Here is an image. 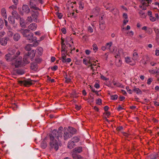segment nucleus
I'll use <instances>...</instances> for the list:
<instances>
[{
  "label": "nucleus",
  "mask_w": 159,
  "mask_h": 159,
  "mask_svg": "<svg viewBox=\"0 0 159 159\" xmlns=\"http://www.w3.org/2000/svg\"><path fill=\"white\" fill-rule=\"evenodd\" d=\"M62 127H60L58 131L55 129L53 130L49 135L50 146L52 148L54 149L56 151L58 150L59 146H61V142L59 140L58 141L56 139H58L59 137H62Z\"/></svg>",
  "instance_id": "f257e3e1"
},
{
  "label": "nucleus",
  "mask_w": 159,
  "mask_h": 159,
  "mask_svg": "<svg viewBox=\"0 0 159 159\" xmlns=\"http://www.w3.org/2000/svg\"><path fill=\"white\" fill-rule=\"evenodd\" d=\"M35 56L34 51L32 50L30 52H29L26 53L25 54V56L23 58V60H22V57H19L18 59H16V60L15 62V66L17 68L19 66H20L22 65V63L23 61L25 64H28L30 62L28 61V59H30L32 61L33 58Z\"/></svg>",
  "instance_id": "f03ea898"
},
{
  "label": "nucleus",
  "mask_w": 159,
  "mask_h": 159,
  "mask_svg": "<svg viewBox=\"0 0 159 159\" xmlns=\"http://www.w3.org/2000/svg\"><path fill=\"white\" fill-rule=\"evenodd\" d=\"M20 32L21 33L23 37L25 39L29 41V42L32 43L36 41H39V40H37V38L36 36H33V34L32 33L30 32V30L27 29H21Z\"/></svg>",
  "instance_id": "7ed1b4c3"
},
{
  "label": "nucleus",
  "mask_w": 159,
  "mask_h": 159,
  "mask_svg": "<svg viewBox=\"0 0 159 159\" xmlns=\"http://www.w3.org/2000/svg\"><path fill=\"white\" fill-rule=\"evenodd\" d=\"M20 52L19 51H18L14 56H12L9 53L5 55V59L7 61H11L16 59V58L20 55Z\"/></svg>",
  "instance_id": "20e7f679"
},
{
  "label": "nucleus",
  "mask_w": 159,
  "mask_h": 159,
  "mask_svg": "<svg viewBox=\"0 0 159 159\" xmlns=\"http://www.w3.org/2000/svg\"><path fill=\"white\" fill-rule=\"evenodd\" d=\"M32 82H34V81L29 79L28 80L19 81L18 83L21 85H23L25 87H28L33 84Z\"/></svg>",
  "instance_id": "39448f33"
},
{
  "label": "nucleus",
  "mask_w": 159,
  "mask_h": 159,
  "mask_svg": "<svg viewBox=\"0 0 159 159\" xmlns=\"http://www.w3.org/2000/svg\"><path fill=\"white\" fill-rule=\"evenodd\" d=\"M39 44V43L38 41H35L33 44H28L25 47V49L28 51H30L31 49V47L37 46Z\"/></svg>",
  "instance_id": "423d86ee"
},
{
  "label": "nucleus",
  "mask_w": 159,
  "mask_h": 159,
  "mask_svg": "<svg viewBox=\"0 0 159 159\" xmlns=\"http://www.w3.org/2000/svg\"><path fill=\"white\" fill-rule=\"evenodd\" d=\"M35 1H30L29 2L30 4L29 5L30 8L32 10H39L38 7H36L35 4Z\"/></svg>",
  "instance_id": "0eeeda50"
},
{
  "label": "nucleus",
  "mask_w": 159,
  "mask_h": 159,
  "mask_svg": "<svg viewBox=\"0 0 159 159\" xmlns=\"http://www.w3.org/2000/svg\"><path fill=\"white\" fill-rule=\"evenodd\" d=\"M64 134L63 135V138L64 140H67L72 137V135L71 134L68 132L66 129H64Z\"/></svg>",
  "instance_id": "6e6552de"
},
{
  "label": "nucleus",
  "mask_w": 159,
  "mask_h": 159,
  "mask_svg": "<svg viewBox=\"0 0 159 159\" xmlns=\"http://www.w3.org/2000/svg\"><path fill=\"white\" fill-rule=\"evenodd\" d=\"M38 10H32V12L33 13H32V16L35 19L34 20V21L37 22V18L39 15V12L37 11Z\"/></svg>",
  "instance_id": "1a4fd4ad"
},
{
  "label": "nucleus",
  "mask_w": 159,
  "mask_h": 159,
  "mask_svg": "<svg viewBox=\"0 0 159 159\" xmlns=\"http://www.w3.org/2000/svg\"><path fill=\"white\" fill-rule=\"evenodd\" d=\"M66 130L72 135L75 134L76 132V130L75 128L71 127H69Z\"/></svg>",
  "instance_id": "9d476101"
},
{
  "label": "nucleus",
  "mask_w": 159,
  "mask_h": 159,
  "mask_svg": "<svg viewBox=\"0 0 159 159\" xmlns=\"http://www.w3.org/2000/svg\"><path fill=\"white\" fill-rule=\"evenodd\" d=\"M22 11L26 13H28L30 12V9L28 5H24L22 7Z\"/></svg>",
  "instance_id": "9b49d317"
},
{
  "label": "nucleus",
  "mask_w": 159,
  "mask_h": 159,
  "mask_svg": "<svg viewBox=\"0 0 159 159\" xmlns=\"http://www.w3.org/2000/svg\"><path fill=\"white\" fill-rule=\"evenodd\" d=\"M11 14L13 16L14 19L16 18L17 20H19L21 18L20 15L16 11H12Z\"/></svg>",
  "instance_id": "f8f14e48"
},
{
  "label": "nucleus",
  "mask_w": 159,
  "mask_h": 159,
  "mask_svg": "<svg viewBox=\"0 0 159 159\" xmlns=\"http://www.w3.org/2000/svg\"><path fill=\"white\" fill-rule=\"evenodd\" d=\"M37 28V25L34 23H32L28 26V28L31 30H35Z\"/></svg>",
  "instance_id": "ddd939ff"
},
{
  "label": "nucleus",
  "mask_w": 159,
  "mask_h": 159,
  "mask_svg": "<svg viewBox=\"0 0 159 159\" xmlns=\"http://www.w3.org/2000/svg\"><path fill=\"white\" fill-rule=\"evenodd\" d=\"M72 157L73 159H80L81 156L78 155L77 153H75L74 152H72Z\"/></svg>",
  "instance_id": "4468645a"
},
{
  "label": "nucleus",
  "mask_w": 159,
  "mask_h": 159,
  "mask_svg": "<svg viewBox=\"0 0 159 159\" xmlns=\"http://www.w3.org/2000/svg\"><path fill=\"white\" fill-rule=\"evenodd\" d=\"M7 38H2L0 39V44L2 45H5L7 43Z\"/></svg>",
  "instance_id": "2eb2a0df"
},
{
  "label": "nucleus",
  "mask_w": 159,
  "mask_h": 159,
  "mask_svg": "<svg viewBox=\"0 0 159 159\" xmlns=\"http://www.w3.org/2000/svg\"><path fill=\"white\" fill-rule=\"evenodd\" d=\"M75 145V143L70 140L68 143L67 147L68 148L71 149L73 148Z\"/></svg>",
  "instance_id": "dca6fc26"
},
{
  "label": "nucleus",
  "mask_w": 159,
  "mask_h": 159,
  "mask_svg": "<svg viewBox=\"0 0 159 159\" xmlns=\"http://www.w3.org/2000/svg\"><path fill=\"white\" fill-rule=\"evenodd\" d=\"M20 35L18 33L15 34L13 36V39L15 41H17L20 38Z\"/></svg>",
  "instance_id": "f3484780"
},
{
  "label": "nucleus",
  "mask_w": 159,
  "mask_h": 159,
  "mask_svg": "<svg viewBox=\"0 0 159 159\" xmlns=\"http://www.w3.org/2000/svg\"><path fill=\"white\" fill-rule=\"evenodd\" d=\"M82 151V148L81 147H78L75 148L73 149V152H74L76 153H79Z\"/></svg>",
  "instance_id": "a211bd4d"
},
{
  "label": "nucleus",
  "mask_w": 159,
  "mask_h": 159,
  "mask_svg": "<svg viewBox=\"0 0 159 159\" xmlns=\"http://www.w3.org/2000/svg\"><path fill=\"white\" fill-rule=\"evenodd\" d=\"M1 14L2 16L5 18L6 19L7 16L6 14V11L5 8H2L1 10Z\"/></svg>",
  "instance_id": "6ab92c4d"
},
{
  "label": "nucleus",
  "mask_w": 159,
  "mask_h": 159,
  "mask_svg": "<svg viewBox=\"0 0 159 159\" xmlns=\"http://www.w3.org/2000/svg\"><path fill=\"white\" fill-rule=\"evenodd\" d=\"M108 94L110 96V98L113 100H116L118 98V96L116 94L111 95L110 92L108 93Z\"/></svg>",
  "instance_id": "aec40b11"
},
{
  "label": "nucleus",
  "mask_w": 159,
  "mask_h": 159,
  "mask_svg": "<svg viewBox=\"0 0 159 159\" xmlns=\"http://www.w3.org/2000/svg\"><path fill=\"white\" fill-rule=\"evenodd\" d=\"M8 20L10 23L12 24H14L15 23L14 18L13 16H9L8 18Z\"/></svg>",
  "instance_id": "412c9836"
},
{
  "label": "nucleus",
  "mask_w": 159,
  "mask_h": 159,
  "mask_svg": "<svg viewBox=\"0 0 159 159\" xmlns=\"http://www.w3.org/2000/svg\"><path fill=\"white\" fill-rule=\"evenodd\" d=\"M30 68L31 69L34 70H36L38 69L37 65L36 63L31 64Z\"/></svg>",
  "instance_id": "4be33fe9"
},
{
  "label": "nucleus",
  "mask_w": 159,
  "mask_h": 159,
  "mask_svg": "<svg viewBox=\"0 0 159 159\" xmlns=\"http://www.w3.org/2000/svg\"><path fill=\"white\" fill-rule=\"evenodd\" d=\"M41 147L43 148H45L47 146V144L46 143V142L45 141V139L41 143V145H40Z\"/></svg>",
  "instance_id": "5701e85b"
},
{
  "label": "nucleus",
  "mask_w": 159,
  "mask_h": 159,
  "mask_svg": "<svg viewBox=\"0 0 159 159\" xmlns=\"http://www.w3.org/2000/svg\"><path fill=\"white\" fill-rule=\"evenodd\" d=\"M74 143L78 142L79 141V138L78 137H74L70 140Z\"/></svg>",
  "instance_id": "b1692460"
},
{
  "label": "nucleus",
  "mask_w": 159,
  "mask_h": 159,
  "mask_svg": "<svg viewBox=\"0 0 159 159\" xmlns=\"http://www.w3.org/2000/svg\"><path fill=\"white\" fill-rule=\"evenodd\" d=\"M20 25L22 27L24 28L25 27V24L24 23V20L22 18H20Z\"/></svg>",
  "instance_id": "393cba45"
},
{
  "label": "nucleus",
  "mask_w": 159,
  "mask_h": 159,
  "mask_svg": "<svg viewBox=\"0 0 159 159\" xmlns=\"http://www.w3.org/2000/svg\"><path fill=\"white\" fill-rule=\"evenodd\" d=\"M134 93H136L138 95H141L142 93V91L141 90H133Z\"/></svg>",
  "instance_id": "a878e982"
},
{
  "label": "nucleus",
  "mask_w": 159,
  "mask_h": 159,
  "mask_svg": "<svg viewBox=\"0 0 159 159\" xmlns=\"http://www.w3.org/2000/svg\"><path fill=\"white\" fill-rule=\"evenodd\" d=\"M133 59L135 60H137L139 57L138 54L136 52H134L133 53Z\"/></svg>",
  "instance_id": "bb28decb"
},
{
  "label": "nucleus",
  "mask_w": 159,
  "mask_h": 159,
  "mask_svg": "<svg viewBox=\"0 0 159 159\" xmlns=\"http://www.w3.org/2000/svg\"><path fill=\"white\" fill-rule=\"evenodd\" d=\"M90 97V99L91 102H93L94 101L93 94L92 93H90L89 94Z\"/></svg>",
  "instance_id": "cd10ccee"
},
{
  "label": "nucleus",
  "mask_w": 159,
  "mask_h": 159,
  "mask_svg": "<svg viewBox=\"0 0 159 159\" xmlns=\"http://www.w3.org/2000/svg\"><path fill=\"white\" fill-rule=\"evenodd\" d=\"M4 26L3 20L2 19H0V30L2 29Z\"/></svg>",
  "instance_id": "c85d7f7f"
},
{
  "label": "nucleus",
  "mask_w": 159,
  "mask_h": 159,
  "mask_svg": "<svg viewBox=\"0 0 159 159\" xmlns=\"http://www.w3.org/2000/svg\"><path fill=\"white\" fill-rule=\"evenodd\" d=\"M16 73L18 75H22L24 74V72L22 70H18L16 71Z\"/></svg>",
  "instance_id": "c756f323"
},
{
  "label": "nucleus",
  "mask_w": 159,
  "mask_h": 159,
  "mask_svg": "<svg viewBox=\"0 0 159 159\" xmlns=\"http://www.w3.org/2000/svg\"><path fill=\"white\" fill-rule=\"evenodd\" d=\"M102 100L100 98H98L96 101V103L98 105H101L102 104Z\"/></svg>",
  "instance_id": "7c9ffc66"
},
{
  "label": "nucleus",
  "mask_w": 159,
  "mask_h": 159,
  "mask_svg": "<svg viewBox=\"0 0 159 159\" xmlns=\"http://www.w3.org/2000/svg\"><path fill=\"white\" fill-rule=\"evenodd\" d=\"M79 7L80 8L81 10L82 9L84 8V3L83 2H82L81 1L79 2Z\"/></svg>",
  "instance_id": "2f4dec72"
},
{
  "label": "nucleus",
  "mask_w": 159,
  "mask_h": 159,
  "mask_svg": "<svg viewBox=\"0 0 159 159\" xmlns=\"http://www.w3.org/2000/svg\"><path fill=\"white\" fill-rule=\"evenodd\" d=\"M56 14L58 18L59 19H61L62 17V15L61 13H59L58 11L56 13Z\"/></svg>",
  "instance_id": "473e14b6"
},
{
  "label": "nucleus",
  "mask_w": 159,
  "mask_h": 159,
  "mask_svg": "<svg viewBox=\"0 0 159 159\" xmlns=\"http://www.w3.org/2000/svg\"><path fill=\"white\" fill-rule=\"evenodd\" d=\"M139 13L140 14H141L142 15V17L145 18L146 17V15H145V14L141 10H140L139 11Z\"/></svg>",
  "instance_id": "72a5a7b5"
},
{
  "label": "nucleus",
  "mask_w": 159,
  "mask_h": 159,
  "mask_svg": "<svg viewBox=\"0 0 159 159\" xmlns=\"http://www.w3.org/2000/svg\"><path fill=\"white\" fill-rule=\"evenodd\" d=\"M114 85H117V86L118 87H119L120 88H124V89L125 88L124 86H123L121 84H120L119 83H115L114 84Z\"/></svg>",
  "instance_id": "f704fd0d"
},
{
  "label": "nucleus",
  "mask_w": 159,
  "mask_h": 159,
  "mask_svg": "<svg viewBox=\"0 0 159 159\" xmlns=\"http://www.w3.org/2000/svg\"><path fill=\"white\" fill-rule=\"evenodd\" d=\"M61 58L62 59V62H63V63L66 62V61L65 60L66 59V56H62Z\"/></svg>",
  "instance_id": "c9c22d12"
},
{
  "label": "nucleus",
  "mask_w": 159,
  "mask_h": 159,
  "mask_svg": "<svg viewBox=\"0 0 159 159\" xmlns=\"http://www.w3.org/2000/svg\"><path fill=\"white\" fill-rule=\"evenodd\" d=\"M26 20L27 21L30 23L32 21V19L30 16L28 17Z\"/></svg>",
  "instance_id": "e433bc0d"
},
{
  "label": "nucleus",
  "mask_w": 159,
  "mask_h": 159,
  "mask_svg": "<svg viewBox=\"0 0 159 159\" xmlns=\"http://www.w3.org/2000/svg\"><path fill=\"white\" fill-rule=\"evenodd\" d=\"M16 52V51L15 50H13L12 51L10 52L9 54L12 56H14Z\"/></svg>",
  "instance_id": "4c0bfd02"
},
{
  "label": "nucleus",
  "mask_w": 159,
  "mask_h": 159,
  "mask_svg": "<svg viewBox=\"0 0 159 159\" xmlns=\"http://www.w3.org/2000/svg\"><path fill=\"white\" fill-rule=\"evenodd\" d=\"M93 50H97L98 49V48L97 47V45L96 44H93Z\"/></svg>",
  "instance_id": "58836bf2"
},
{
  "label": "nucleus",
  "mask_w": 159,
  "mask_h": 159,
  "mask_svg": "<svg viewBox=\"0 0 159 159\" xmlns=\"http://www.w3.org/2000/svg\"><path fill=\"white\" fill-rule=\"evenodd\" d=\"M130 60V59L129 57H127L125 58V61L127 63H130L131 61Z\"/></svg>",
  "instance_id": "ea45409f"
},
{
  "label": "nucleus",
  "mask_w": 159,
  "mask_h": 159,
  "mask_svg": "<svg viewBox=\"0 0 159 159\" xmlns=\"http://www.w3.org/2000/svg\"><path fill=\"white\" fill-rule=\"evenodd\" d=\"M101 78L102 80H109L108 78H106L103 75H101Z\"/></svg>",
  "instance_id": "a19ab883"
},
{
  "label": "nucleus",
  "mask_w": 159,
  "mask_h": 159,
  "mask_svg": "<svg viewBox=\"0 0 159 159\" xmlns=\"http://www.w3.org/2000/svg\"><path fill=\"white\" fill-rule=\"evenodd\" d=\"M8 36L10 37H11L13 35V33L12 32L9 31L8 32Z\"/></svg>",
  "instance_id": "79ce46f5"
},
{
  "label": "nucleus",
  "mask_w": 159,
  "mask_h": 159,
  "mask_svg": "<svg viewBox=\"0 0 159 159\" xmlns=\"http://www.w3.org/2000/svg\"><path fill=\"white\" fill-rule=\"evenodd\" d=\"M61 31L64 34H66V31L65 28H62L61 29Z\"/></svg>",
  "instance_id": "37998d69"
},
{
  "label": "nucleus",
  "mask_w": 159,
  "mask_h": 159,
  "mask_svg": "<svg viewBox=\"0 0 159 159\" xmlns=\"http://www.w3.org/2000/svg\"><path fill=\"white\" fill-rule=\"evenodd\" d=\"M58 68V67L57 66H54L51 67V69L53 70H56Z\"/></svg>",
  "instance_id": "c03bdc74"
},
{
  "label": "nucleus",
  "mask_w": 159,
  "mask_h": 159,
  "mask_svg": "<svg viewBox=\"0 0 159 159\" xmlns=\"http://www.w3.org/2000/svg\"><path fill=\"white\" fill-rule=\"evenodd\" d=\"M123 109V108L121 107L120 105H119L117 108V110L118 111H120Z\"/></svg>",
  "instance_id": "a18cd8bd"
},
{
  "label": "nucleus",
  "mask_w": 159,
  "mask_h": 159,
  "mask_svg": "<svg viewBox=\"0 0 159 159\" xmlns=\"http://www.w3.org/2000/svg\"><path fill=\"white\" fill-rule=\"evenodd\" d=\"M154 30L157 34H159V29H158L154 28Z\"/></svg>",
  "instance_id": "49530a36"
},
{
  "label": "nucleus",
  "mask_w": 159,
  "mask_h": 159,
  "mask_svg": "<svg viewBox=\"0 0 159 159\" xmlns=\"http://www.w3.org/2000/svg\"><path fill=\"white\" fill-rule=\"evenodd\" d=\"M119 98L120 100L121 101H122L125 99V98L123 96H120Z\"/></svg>",
  "instance_id": "de8ad7c7"
},
{
  "label": "nucleus",
  "mask_w": 159,
  "mask_h": 159,
  "mask_svg": "<svg viewBox=\"0 0 159 159\" xmlns=\"http://www.w3.org/2000/svg\"><path fill=\"white\" fill-rule=\"evenodd\" d=\"M112 45V43L111 42H110L109 43H107L106 44V46H109V47L108 48V49L109 50H110V47Z\"/></svg>",
  "instance_id": "09e8293b"
},
{
  "label": "nucleus",
  "mask_w": 159,
  "mask_h": 159,
  "mask_svg": "<svg viewBox=\"0 0 159 159\" xmlns=\"http://www.w3.org/2000/svg\"><path fill=\"white\" fill-rule=\"evenodd\" d=\"M123 129V128L122 126H119L118 127H117L116 129L117 131H120L121 130H122Z\"/></svg>",
  "instance_id": "8fccbe9b"
},
{
  "label": "nucleus",
  "mask_w": 159,
  "mask_h": 159,
  "mask_svg": "<svg viewBox=\"0 0 159 159\" xmlns=\"http://www.w3.org/2000/svg\"><path fill=\"white\" fill-rule=\"evenodd\" d=\"M150 20L152 21H154L156 20V18L154 17H152V16H150Z\"/></svg>",
  "instance_id": "3c124183"
},
{
  "label": "nucleus",
  "mask_w": 159,
  "mask_h": 159,
  "mask_svg": "<svg viewBox=\"0 0 159 159\" xmlns=\"http://www.w3.org/2000/svg\"><path fill=\"white\" fill-rule=\"evenodd\" d=\"M152 79L149 78V79H148V80L147 84H150L152 82Z\"/></svg>",
  "instance_id": "603ef678"
},
{
  "label": "nucleus",
  "mask_w": 159,
  "mask_h": 159,
  "mask_svg": "<svg viewBox=\"0 0 159 159\" xmlns=\"http://www.w3.org/2000/svg\"><path fill=\"white\" fill-rule=\"evenodd\" d=\"M75 107L77 110H79L81 108L80 106L77 105H75Z\"/></svg>",
  "instance_id": "864d4df0"
},
{
  "label": "nucleus",
  "mask_w": 159,
  "mask_h": 159,
  "mask_svg": "<svg viewBox=\"0 0 159 159\" xmlns=\"http://www.w3.org/2000/svg\"><path fill=\"white\" fill-rule=\"evenodd\" d=\"M94 87L96 89H98L100 87V85L98 83H95L94 85Z\"/></svg>",
  "instance_id": "5fc2aeb1"
},
{
  "label": "nucleus",
  "mask_w": 159,
  "mask_h": 159,
  "mask_svg": "<svg viewBox=\"0 0 159 159\" xmlns=\"http://www.w3.org/2000/svg\"><path fill=\"white\" fill-rule=\"evenodd\" d=\"M99 20H100L99 25H103L104 24V22L103 20H101L100 19H99Z\"/></svg>",
  "instance_id": "6e6d98bb"
},
{
  "label": "nucleus",
  "mask_w": 159,
  "mask_h": 159,
  "mask_svg": "<svg viewBox=\"0 0 159 159\" xmlns=\"http://www.w3.org/2000/svg\"><path fill=\"white\" fill-rule=\"evenodd\" d=\"M88 30V31L91 33L93 31V29L90 26L89 27Z\"/></svg>",
  "instance_id": "4d7b16f0"
},
{
  "label": "nucleus",
  "mask_w": 159,
  "mask_h": 159,
  "mask_svg": "<svg viewBox=\"0 0 159 159\" xmlns=\"http://www.w3.org/2000/svg\"><path fill=\"white\" fill-rule=\"evenodd\" d=\"M123 17L125 19H127L128 18L127 15L126 13H124L123 14Z\"/></svg>",
  "instance_id": "13d9d810"
},
{
  "label": "nucleus",
  "mask_w": 159,
  "mask_h": 159,
  "mask_svg": "<svg viewBox=\"0 0 159 159\" xmlns=\"http://www.w3.org/2000/svg\"><path fill=\"white\" fill-rule=\"evenodd\" d=\"M4 33H5L4 32H0V39L4 35Z\"/></svg>",
  "instance_id": "bf43d9fd"
},
{
  "label": "nucleus",
  "mask_w": 159,
  "mask_h": 159,
  "mask_svg": "<svg viewBox=\"0 0 159 159\" xmlns=\"http://www.w3.org/2000/svg\"><path fill=\"white\" fill-rule=\"evenodd\" d=\"M16 5H13L12 6H11L9 7V8H12V9H16Z\"/></svg>",
  "instance_id": "052dcab7"
},
{
  "label": "nucleus",
  "mask_w": 159,
  "mask_h": 159,
  "mask_svg": "<svg viewBox=\"0 0 159 159\" xmlns=\"http://www.w3.org/2000/svg\"><path fill=\"white\" fill-rule=\"evenodd\" d=\"M93 92L95 93L98 96L99 94L98 93V92L96 91L95 90H92Z\"/></svg>",
  "instance_id": "680f3d73"
},
{
  "label": "nucleus",
  "mask_w": 159,
  "mask_h": 159,
  "mask_svg": "<svg viewBox=\"0 0 159 159\" xmlns=\"http://www.w3.org/2000/svg\"><path fill=\"white\" fill-rule=\"evenodd\" d=\"M85 52L86 54L88 55L90 54L91 51L89 50H86Z\"/></svg>",
  "instance_id": "e2e57ef3"
},
{
  "label": "nucleus",
  "mask_w": 159,
  "mask_h": 159,
  "mask_svg": "<svg viewBox=\"0 0 159 159\" xmlns=\"http://www.w3.org/2000/svg\"><path fill=\"white\" fill-rule=\"evenodd\" d=\"M13 2L15 5H16L18 3V0H12Z\"/></svg>",
  "instance_id": "0e129e2a"
},
{
  "label": "nucleus",
  "mask_w": 159,
  "mask_h": 159,
  "mask_svg": "<svg viewBox=\"0 0 159 159\" xmlns=\"http://www.w3.org/2000/svg\"><path fill=\"white\" fill-rule=\"evenodd\" d=\"M109 109V107L107 106H106L104 107V110L105 111H107Z\"/></svg>",
  "instance_id": "69168bd1"
},
{
  "label": "nucleus",
  "mask_w": 159,
  "mask_h": 159,
  "mask_svg": "<svg viewBox=\"0 0 159 159\" xmlns=\"http://www.w3.org/2000/svg\"><path fill=\"white\" fill-rule=\"evenodd\" d=\"M105 26L103 25H100V28L102 30H103L104 29Z\"/></svg>",
  "instance_id": "338daca9"
},
{
  "label": "nucleus",
  "mask_w": 159,
  "mask_h": 159,
  "mask_svg": "<svg viewBox=\"0 0 159 159\" xmlns=\"http://www.w3.org/2000/svg\"><path fill=\"white\" fill-rule=\"evenodd\" d=\"M154 102L155 106H159V102L156 101Z\"/></svg>",
  "instance_id": "774afa93"
}]
</instances>
